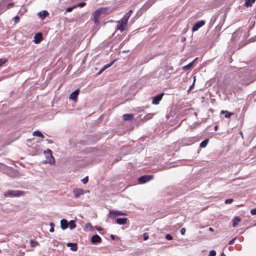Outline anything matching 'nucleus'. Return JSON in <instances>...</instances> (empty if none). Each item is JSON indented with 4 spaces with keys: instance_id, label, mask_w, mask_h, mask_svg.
Instances as JSON below:
<instances>
[{
    "instance_id": "obj_36",
    "label": "nucleus",
    "mask_w": 256,
    "mask_h": 256,
    "mask_svg": "<svg viewBox=\"0 0 256 256\" xmlns=\"http://www.w3.org/2000/svg\"><path fill=\"white\" fill-rule=\"evenodd\" d=\"M250 214L252 215H256V208H253V209L251 210Z\"/></svg>"
},
{
    "instance_id": "obj_40",
    "label": "nucleus",
    "mask_w": 256,
    "mask_h": 256,
    "mask_svg": "<svg viewBox=\"0 0 256 256\" xmlns=\"http://www.w3.org/2000/svg\"><path fill=\"white\" fill-rule=\"evenodd\" d=\"M86 228H92V225H91V224L90 223H87L86 224Z\"/></svg>"
},
{
    "instance_id": "obj_39",
    "label": "nucleus",
    "mask_w": 256,
    "mask_h": 256,
    "mask_svg": "<svg viewBox=\"0 0 256 256\" xmlns=\"http://www.w3.org/2000/svg\"><path fill=\"white\" fill-rule=\"evenodd\" d=\"M14 4V3H10L6 6V8L4 10L8 9L10 8Z\"/></svg>"
},
{
    "instance_id": "obj_16",
    "label": "nucleus",
    "mask_w": 256,
    "mask_h": 256,
    "mask_svg": "<svg viewBox=\"0 0 256 256\" xmlns=\"http://www.w3.org/2000/svg\"><path fill=\"white\" fill-rule=\"evenodd\" d=\"M196 60H197V58H196L192 62H191L189 64L183 66L182 68V70L186 71V70H188L189 69H190L193 66L194 62H195V61Z\"/></svg>"
},
{
    "instance_id": "obj_44",
    "label": "nucleus",
    "mask_w": 256,
    "mask_h": 256,
    "mask_svg": "<svg viewBox=\"0 0 256 256\" xmlns=\"http://www.w3.org/2000/svg\"><path fill=\"white\" fill-rule=\"evenodd\" d=\"M251 40H252V42H254V41L256 40V36L254 38H251Z\"/></svg>"
},
{
    "instance_id": "obj_24",
    "label": "nucleus",
    "mask_w": 256,
    "mask_h": 256,
    "mask_svg": "<svg viewBox=\"0 0 256 256\" xmlns=\"http://www.w3.org/2000/svg\"><path fill=\"white\" fill-rule=\"evenodd\" d=\"M256 0H245V5L247 6H250L252 5V4L255 2Z\"/></svg>"
},
{
    "instance_id": "obj_22",
    "label": "nucleus",
    "mask_w": 256,
    "mask_h": 256,
    "mask_svg": "<svg viewBox=\"0 0 256 256\" xmlns=\"http://www.w3.org/2000/svg\"><path fill=\"white\" fill-rule=\"evenodd\" d=\"M208 142H209V140H208V138L206 139L205 140H203V141L200 143V146L201 148H205V147L207 146V144H208Z\"/></svg>"
},
{
    "instance_id": "obj_8",
    "label": "nucleus",
    "mask_w": 256,
    "mask_h": 256,
    "mask_svg": "<svg viewBox=\"0 0 256 256\" xmlns=\"http://www.w3.org/2000/svg\"><path fill=\"white\" fill-rule=\"evenodd\" d=\"M73 194L76 198H78L84 194V192L82 188H74Z\"/></svg>"
},
{
    "instance_id": "obj_5",
    "label": "nucleus",
    "mask_w": 256,
    "mask_h": 256,
    "mask_svg": "<svg viewBox=\"0 0 256 256\" xmlns=\"http://www.w3.org/2000/svg\"><path fill=\"white\" fill-rule=\"evenodd\" d=\"M126 215V214L122 211L110 210L109 211L108 217L112 219H114L117 216Z\"/></svg>"
},
{
    "instance_id": "obj_37",
    "label": "nucleus",
    "mask_w": 256,
    "mask_h": 256,
    "mask_svg": "<svg viewBox=\"0 0 256 256\" xmlns=\"http://www.w3.org/2000/svg\"><path fill=\"white\" fill-rule=\"evenodd\" d=\"M233 202V200L232 198L227 199L225 200L226 204H230Z\"/></svg>"
},
{
    "instance_id": "obj_27",
    "label": "nucleus",
    "mask_w": 256,
    "mask_h": 256,
    "mask_svg": "<svg viewBox=\"0 0 256 256\" xmlns=\"http://www.w3.org/2000/svg\"><path fill=\"white\" fill-rule=\"evenodd\" d=\"M112 64H113V62H110V64H106L105 66H104V67L102 68V70L99 72V74L101 73L103 70L106 69L107 68L110 67Z\"/></svg>"
},
{
    "instance_id": "obj_4",
    "label": "nucleus",
    "mask_w": 256,
    "mask_h": 256,
    "mask_svg": "<svg viewBox=\"0 0 256 256\" xmlns=\"http://www.w3.org/2000/svg\"><path fill=\"white\" fill-rule=\"evenodd\" d=\"M44 154H46V156L47 158V162L50 164H54V158L52 155V151L48 149L47 151H44Z\"/></svg>"
},
{
    "instance_id": "obj_25",
    "label": "nucleus",
    "mask_w": 256,
    "mask_h": 256,
    "mask_svg": "<svg viewBox=\"0 0 256 256\" xmlns=\"http://www.w3.org/2000/svg\"><path fill=\"white\" fill-rule=\"evenodd\" d=\"M33 134L34 136H38V137L44 138L43 134L41 133V132H40L39 131H35V132H34V133H33Z\"/></svg>"
},
{
    "instance_id": "obj_34",
    "label": "nucleus",
    "mask_w": 256,
    "mask_h": 256,
    "mask_svg": "<svg viewBox=\"0 0 256 256\" xmlns=\"http://www.w3.org/2000/svg\"><path fill=\"white\" fill-rule=\"evenodd\" d=\"M143 237H144V240H147L148 238V233H146V232L144 233L143 234Z\"/></svg>"
},
{
    "instance_id": "obj_49",
    "label": "nucleus",
    "mask_w": 256,
    "mask_h": 256,
    "mask_svg": "<svg viewBox=\"0 0 256 256\" xmlns=\"http://www.w3.org/2000/svg\"><path fill=\"white\" fill-rule=\"evenodd\" d=\"M98 230H102V228H98Z\"/></svg>"
},
{
    "instance_id": "obj_42",
    "label": "nucleus",
    "mask_w": 256,
    "mask_h": 256,
    "mask_svg": "<svg viewBox=\"0 0 256 256\" xmlns=\"http://www.w3.org/2000/svg\"><path fill=\"white\" fill-rule=\"evenodd\" d=\"M186 232V229L184 228H182L180 230V232L182 234H184Z\"/></svg>"
},
{
    "instance_id": "obj_47",
    "label": "nucleus",
    "mask_w": 256,
    "mask_h": 256,
    "mask_svg": "<svg viewBox=\"0 0 256 256\" xmlns=\"http://www.w3.org/2000/svg\"><path fill=\"white\" fill-rule=\"evenodd\" d=\"M110 237H111V238H112V240H114V236H113V235H112Z\"/></svg>"
},
{
    "instance_id": "obj_2",
    "label": "nucleus",
    "mask_w": 256,
    "mask_h": 256,
    "mask_svg": "<svg viewBox=\"0 0 256 256\" xmlns=\"http://www.w3.org/2000/svg\"><path fill=\"white\" fill-rule=\"evenodd\" d=\"M107 10L106 8H100L94 12V20L95 24L98 22L99 18L102 13L105 12Z\"/></svg>"
},
{
    "instance_id": "obj_12",
    "label": "nucleus",
    "mask_w": 256,
    "mask_h": 256,
    "mask_svg": "<svg viewBox=\"0 0 256 256\" xmlns=\"http://www.w3.org/2000/svg\"><path fill=\"white\" fill-rule=\"evenodd\" d=\"M78 90H76L73 92L70 95V99L74 101H76L77 100L78 96Z\"/></svg>"
},
{
    "instance_id": "obj_3",
    "label": "nucleus",
    "mask_w": 256,
    "mask_h": 256,
    "mask_svg": "<svg viewBox=\"0 0 256 256\" xmlns=\"http://www.w3.org/2000/svg\"><path fill=\"white\" fill-rule=\"evenodd\" d=\"M24 194V192L23 191L9 190L5 192L4 196H10L11 197H19L23 196Z\"/></svg>"
},
{
    "instance_id": "obj_17",
    "label": "nucleus",
    "mask_w": 256,
    "mask_h": 256,
    "mask_svg": "<svg viewBox=\"0 0 256 256\" xmlns=\"http://www.w3.org/2000/svg\"><path fill=\"white\" fill-rule=\"evenodd\" d=\"M48 13L46 10H42L38 13V15L40 18L44 20L48 15Z\"/></svg>"
},
{
    "instance_id": "obj_30",
    "label": "nucleus",
    "mask_w": 256,
    "mask_h": 256,
    "mask_svg": "<svg viewBox=\"0 0 256 256\" xmlns=\"http://www.w3.org/2000/svg\"><path fill=\"white\" fill-rule=\"evenodd\" d=\"M20 18L18 16H16L14 18V20L16 24L20 22Z\"/></svg>"
},
{
    "instance_id": "obj_41",
    "label": "nucleus",
    "mask_w": 256,
    "mask_h": 256,
    "mask_svg": "<svg viewBox=\"0 0 256 256\" xmlns=\"http://www.w3.org/2000/svg\"><path fill=\"white\" fill-rule=\"evenodd\" d=\"M236 240V238H234L233 239H232V240H230L229 242H228V244H232L234 241Z\"/></svg>"
},
{
    "instance_id": "obj_35",
    "label": "nucleus",
    "mask_w": 256,
    "mask_h": 256,
    "mask_svg": "<svg viewBox=\"0 0 256 256\" xmlns=\"http://www.w3.org/2000/svg\"><path fill=\"white\" fill-rule=\"evenodd\" d=\"M166 238L168 240H172V236L170 234H167L166 236Z\"/></svg>"
},
{
    "instance_id": "obj_19",
    "label": "nucleus",
    "mask_w": 256,
    "mask_h": 256,
    "mask_svg": "<svg viewBox=\"0 0 256 256\" xmlns=\"http://www.w3.org/2000/svg\"><path fill=\"white\" fill-rule=\"evenodd\" d=\"M221 114H224V117L226 118H229L233 114V113H232L227 110H222L220 112Z\"/></svg>"
},
{
    "instance_id": "obj_10",
    "label": "nucleus",
    "mask_w": 256,
    "mask_h": 256,
    "mask_svg": "<svg viewBox=\"0 0 256 256\" xmlns=\"http://www.w3.org/2000/svg\"><path fill=\"white\" fill-rule=\"evenodd\" d=\"M102 241L101 238L98 234L93 236L91 238V242L92 244L100 243Z\"/></svg>"
},
{
    "instance_id": "obj_43",
    "label": "nucleus",
    "mask_w": 256,
    "mask_h": 256,
    "mask_svg": "<svg viewBox=\"0 0 256 256\" xmlns=\"http://www.w3.org/2000/svg\"><path fill=\"white\" fill-rule=\"evenodd\" d=\"M73 8H74L73 7H70V8H67L66 12H70L72 11V10Z\"/></svg>"
},
{
    "instance_id": "obj_26",
    "label": "nucleus",
    "mask_w": 256,
    "mask_h": 256,
    "mask_svg": "<svg viewBox=\"0 0 256 256\" xmlns=\"http://www.w3.org/2000/svg\"><path fill=\"white\" fill-rule=\"evenodd\" d=\"M242 33V32L241 30H238L237 31H236V32H234V33L232 36V38H236L238 35H239V34L241 35Z\"/></svg>"
},
{
    "instance_id": "obj_11",
    "label": "nucleus",
    "mask_w": 256,
    "mask_h": 256,
    "mask_svg": "<svg viewBox=\"0 0 256 256\" xmlns=\"http://www.w3.org/2000/svg\"><path fill=\"white\" fill-rule=\"evenodd\" d=\"M42 39V33L39 32L36 34L34 36V42L35 44H38Z\"/></svg>"
},
{
    "instance_id": "obj_20",
    "label": "nucleus",
    "mask_w": 256,
    "mask_h": 256,
    "mask_svg": "<svg viewBox=\"0 0 256 256\" xmlns=\"http://www.w3.org/2000/svg\"><path fill=\"white\" fill-rule=\"evenodd\" d=\"M68 246H71V250L73 251H76L78 250V246L76 244L68 243Z\"/></svg>"
},
{
    "instance_id": "obj_7",
    "label": "nucleus",
    "mask_w": 256,
    "mask_h": 256,
    "mask_svg": "<svg viewBox=\"0 0 256 256\" xmlns=\"http://www.w3.org/2000/svg\"><path fill=\"white\" fill-rule=\"evenodd\" d=\"M153 177V175L143 176L138 178V182L142 184H144L152 180Z\"/></svg>"
},
{
    "instance_id": "obj_15",
    "label": "nucleus",
    "mask_w": 256,
    "mask_h": 256,
    "mask_svg": "<svg viewBox=\"0 0 256 256\" xmlns=\"http://www.w3.org/2000/svg\"><path fill=\"white\" fill-rule=\"evenodd\" d=\"M122 118L124 120L128 121L132 120L134 118V116L132 114H123Z\"/></svg>"
},
{
    "instance_id": "obj_31",
    "label": "nucleus",
    "mask_w": 256,
    "mask_h": 256,
    "mask_svg": "<svg viewBox=\"0 0 256 256\" xmlns=\"http://www.w3.org/2000/svg\"><path fill=\"white\" fill-rule=\"evenodd\" d=\"M50 225L51 226V228H50V232H53L54 231V223L51 222Z\"/></svg>"
},
{
    "instance_id": "obj_1",
    "label": "nucleus",
    "mask_w": 256,
    "mask_h": 256,
    "mask_svg": "<svg viewBox=\"0 0 256 256\" xmlns=\"http://www.w3.org/2000/svg\"><path fill=\"white\" fill-rule=\"evenodd\" d=\"M132 12V10H130L120 20L116 22V29L120 32H123L127 28L128 22Z\"/></svg>"
},
{
    "instance_id": "obj_33",
    "label": "nucleus",
    "mask_w": 256,
    "mask_h": 256,
    "mask_svg": "<svg viewBox=\"0 0 256 256\" xmlns=\"http://www.w3.org/2000/svg\"><path fill=\"white\" fill-rule=\"evenodd\" d=\"M88 176H86V177L84 178L82 180V182H83L84 184H86V183H87V182H88Z\"/></svg>"
},
{
    "instance_id": "obj_46",
    "label": "nucleus",
    "mask_w": 256,
    "mask_h": 256,
    "mask_svg": "<svg viewBox=\"0 0 256 256\" xmlns=\"http://www.w3.org/2000/svg\"><path fill=\"white\" fill-rule=\"evenodd\" d=\"M220 256H226L225 255V254L224 252H222Z\"/></svg>"
},
{
    "instance_id": "obj_38",
    "label": "nucleus",
    "mask_w": 256,
    "mask_h": 256,
    "mask_svg": "<svg viewBox=\"0 0 256 256\" xmlns=\"http://www.w3.org/2000/svg\"><path fill=\"white\" fill-rule=\"evenodd\" d=\"M86 4V2H80V3L78 4L76 6L82 7L84 6H85Z\"/></svg>"
},
{
    "instance_id": "obj_18",
    "label": "nucleus",
    "mask_w": 256,
    "mask_h": 256,
    "mask_svg": "<svg viewBox=\"0 0 256 256\" xmlns=\"http://www.w3.org/2000/svg\"><path fill=\"white\" fill-rule=\"evenodd\" d=\"M240 221L241 219L238 216L234 217L232 220V226L236 227L238 225V222Z\"/></svg>"
},
{
    "instance_id": "obj_29",
    "label": "nucleus",
    "mask_w": 256,
    "mask_h": 256,
    "mask_svg": "<svg viewBox=\"0 0 256 256\" xmlns=\"http://www.w3.org/2000/svg\"><path fill=\"white\" fill-rule=\"evenodd\" d=\"M7 61V60L5 58H0V67L4 64Z\"/></svg>"
},
{
    "instance_id": "obj_23",
    "label": "nucleus",
    "mask_w": 256,
    "mask_h": 256,
    "mask_svg": "<svg viewBox=\"0 0 256 256\" xmlns=\"http://www.w3.org/2000/svg\"><path fill=\"white\" fill-rule=\"evenodd\" d=\"M70 230H73L76 227V224H75V221L74 220H71L70 222Z\"/></svg>"
},
{
    "instance_id": "obj_28",
    "label": "nucleus",
    "mask_w": 256,
    "mask_h": 256,
    "mask_svg": "<svg viewBox=\"0 0 256 256\" xmlns=\"http://www.w3.org/2000/svg\"><path fill=\"white\" fill-rule=\"evenodd\" d=\"M38 245H39V244L37 242L33 240H30V246L34 248V247L38 246Z\"/></svg>"
},
{
    "instance_id": "obj_45",
    "label": "nucleus",
    "mask_w": 256,
    "mask_h": 256,
    "mask_svg": "<svg viewBox=\"0 0 256 256\" xmlns=\"http://www.w3.org/2000/svg\"><path fill=\"white\" fill-rule=\"evenodd\" d=\"M208 230H209L210 231V232H213V231H214V229H213V228H211V227L209 228Z\"/></svg>"
},
{
    "instance_id": "obj_32",
    "label": "nucleus",
    "mask_w": 256,
    "mask_h": 256,
    "mask_svg": "<svg viewBox=\"0 0 256 256\" xmlns=\"http://www.w3.org/2000/svg\"><path fill=\"white\" fill-rule=\"evenodd\" d=\"M216 252L214 250L210 251L208 256H216Z\"/></svg>"
},
{
    "instance_id": "obj_14",
    "label": "nucleus",
    "mask_w": 256,
    "mask_h": 256,
    "mask_svg": "<svg viewBox=\"0 0 256 256\" xmlns=\"http://www.w3.org/2000/svg\"><path fill=\"white\" fill-rule=\"evenodd\" d=\"M68 226V223L66 220L62 219L60 220V227L62 230L66 229Z\"/></svg>"
},
{
    "instance_id": "obj_9",
    "label": "nucleus",
    "mask_w": 256,
    "mask_h": 256,
    "mask_svg": "<svg viewBox=\"0 0 256 256\" xmlns=\"http://www.w3.org/2000/svg\"><path fill=\"white\" fill-rule=\"evenodd\" d=\"M164 94L162 93L160 94H159L156 95L154 96L152 98V104H159V102L162 99Z\"/></svg>"
},
{
    "instance_id": "obj_48",
    "label": "nucleus",
    "mask_w": 256,
    "mask_h": 256,
    "mask_svg": "<svg viewBox=\"0 0 256 256\" xmlns=\"http://www.w3.org/2000/svg\"><path fill=\"white\" fill-rule=\"evenodd\" d=\"M214 128H218V126H215L214 127Z\"/></svg>"
},
{
    "instance_id": "obj_6",
    "label": "nucleus",
    "mask_w": 256,
    "mask_h": 256,
    "mask_svg": "<svg viewBox=\"0 0 256 256\" xmlns=\"http://www.w3.org/2000/svg\"><path fill=\"white\" fill-rule=\"evenodd\" d=\"M205 22L203 20H200L196 22L193 26L192 31L195 32L198 30L200 28L204 26Z\"/></svg>"
},
{
    "instance_id": "obj_13",
    "label": "nucleus",
    "mask_w": 256,
    "mask_h": 256,
    "mask_svg": "<svg viewBox=\"0 0 256 256\" xmlns=\"http://www.w3.org/2000/svg\"><path fill=\"white\" fill-rule=\"evenodd\" d=\"M128 220V219L126 218H118L116 220L115 222L119 224H124Z\"/></svg>"
},
{
    "instance_id": "obj_21",
    "label": "nucleus",
    "mask_w": 256,
    "mask_h": 256,
    "mask_svg": "<svg viewBox=\"0 0 256 256\" xmlns=\"http://www.w3.org/2000/svg\"><path fill=\"white\" fill-rule=\"evenodd\" d=\"M154 114L153 113H149L147 114L144 117V120L146 121L148 120L151 119L152 116H154Z\"/></svg>"
}]
</instances>
